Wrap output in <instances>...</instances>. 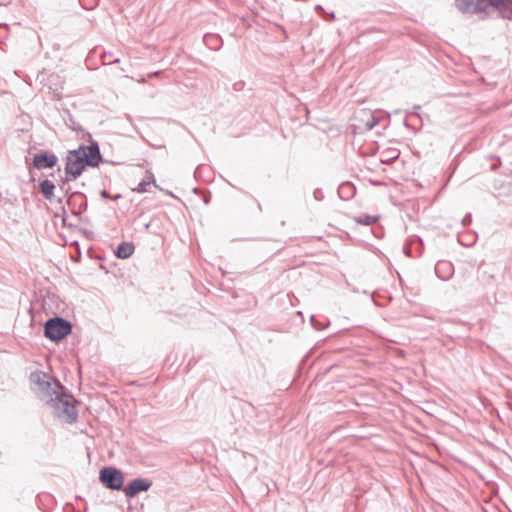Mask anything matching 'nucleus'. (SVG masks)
<instances>
[{
    "label": "nucleus",
    "mask_w": 512,
    "mask_h": 512,
    "mask_svg": "<svg viewBox=\"0 0 512 512\" xmlns=\"http://www.w3.org/2000/svg\"><path fill=\"white\" fill-rule=\"evenodd\" d=\"M99 478L107 488L120 490L123 486L124 477L120 470L113 467H105L100 470Z\"/></svg>",
    "instance_id": "5"
},
{
    "label": "nucleus",
    "mask_w": 512,
    "mask_h": 512,
    "mask_svg": "<svg viewBox=\"0 0 512 512\" xmlns=\"http://www.w3.org/2000/svg\"><path fill=\"white\" fill-rule=\"evenodd\" d=\"M356 128L362 131H370L378 123L373 112L368 109H360L355 113Z\"/></svg>",
    "instance_id": "6"
},
{
    "label": "nucleus",
    "mask_w": 512,
    "mask_h": 512,
    "mask_svg": "<svg viewBox=\"0 0 512 512\" xmlns=\"http://www.w3.org/2000/svg\"><path fill=\"white\" fill-rule=\"evenodd\" d=\"M118 198H120L119 194L114 197V199H118Z\"/></svg>",
    "instance_id": "20"
},
{
    "label": "nucleus",
    "mask_w": 512,
    "mask_h": 512,
    "mask_svg": "<svg viewBox=\"0 0 512 512\" xmlns=\"http://www.w3.org/2000/svg\"><path fill=\"white\" fill-rule=\"evenodd\" d=\"M356 221L359 224L369 226V225L373 224L376 221V217L369 216V215H362V216H359L356 219Z\"/></svg>",
    "instance_id": "14"
},
{
    "label": "nucleus",
    "mask_w": 512,
    "mask_h": 512,
    "mask_svg": "<svg viewBox=\"0 0 512 512\" xmlns=\"http://www.w3.org/2000/svg\"><path fill=\"white\" fill-rule=\"evenodd\" d=\"M443 273H445V274L447 273V269H446V268H445V269H443Z\"/></svg>",
    "instance_id": "21"
},
{
    "label": "nucleus",
    "mask_w": 512,
    "mask_h": 512,
    "mask_svg": "<svg viewBox=\"0 0 512 512\" xmlns=\"http://www.w3.org/2000/svg\"><path fill=\"white\" fill-rule=\"evenodd\" d=\"M151 184H153L155 187H157L153 173L151 171H146L144 178L138 184V186L133 189V191L136 193H145V192H147L146 187Z\"/></svg>",
    "instance_id": "11"
},
{
    "label": "nucleus",
    "mask_w": 512,
    "mask_h": 512,
    "mask_svg": "<svg viewBox=\"0 0 512 512\" xmlns=\"http://www.w3.org/2000/svg\"><path fill=\"white\" fill-rule=\"evenodd\" d=\"M58 158L50 152L36 154L33 158V165L37 169L52 168L57 164Z\"/></svg>",
    "instance_id": "8"
},
{
    "label": "nucleus",
    "mask_w": 512,
    "mask_h": 512,
    "mask_svg": "<svg viewBox=\"0 0 512 512\" xmlns=\"http://www.w3.org/2000/svg\"><path fill=\"white\" fill-rule=\"evenodd\" d=\"M31 381L37 386L38 397L51 405L59 419L69 424L76 422L75 399L63 392L64 387L58 380L50 379L43 372H35L31 374Z\"/></svg>",
    "instance_id": "1"
},
{
    "label": "nucleus",
    "mask_w": 512,
    "mask_h": 512,
    "mask_svg": "<svg viewBox=\"0 0 512 512\" xmlns=\"http://www.w3.org/2000/svg\"><path fill=\"white\" fill-rule=\"evenodd\" d=\"M71 324L63 318L49 319L44 327V333L47 338L58 341L66 337L71 332Z\"/></svg>",
    "instance_id": "3"
},
{
    "label": "nucleus",
    "mask_w": 512,
    "mask_h": 512,
    "mask_svg": "<svg viewBox=\"0 0 512 512\" xmlns=\"http://www.w3.org/2000/svg\"><path fill=\"white\" fill-rule=\"evenodd\" d=\"M209 38H213V36H212V35H206V36H205V39H206V40H208Z\"/></svg>",
    "instance_id": "19"
},
{
    "label": "nucleus",
    "mask_w": 512,
    "mask_h": 512,
    "mask_svg": "<svg viewBox=\"0 0 512 512\" xmlns=\"http://www.w3.org/2000/svg\"><path fill=\"white\" fill-rule=\"evenodd\" d=\"M85 9H92L97 5V0H79Z\"/></svg>",
    "instance_id": "16"
},
{
    "label": "nucleus",
    "mask_w": 512,
    "mask_h": 512,
    "mask_svg": "<svg viewBox=\"0 0 512 512\" xmlns=\"http://www.w3.org/2000/svg\"><path fill=\"white\" fill-rule=\"evenodd\" d=\"M436 275L442 280H448L452 274V267L447 262H439L435 267Z\"/></svg>",
    "instance_id": "13"
},
{
    "label": "nucleus",
    "mask_w": 512,
    "mask_h": 512,
    "mask_svg": "<svg viewBox=\"0 0 512 512\" xmlns=\"http://www.w3.org/2000/svg\"><path fill=\"white\" fill-rule=\"evenodd\" d=\"M150 486L151 482L148 479L136 478L124 488V493L126 497L133 498L138 493L147 491Z\"/></svg>",
    "instance_id": "7"
},
{
    "label": "nucleus",
    "mask_w": 512,
    "mask_h": 512,
    "mask_svg": "<svg viewBox=\"0 0 512 512\" xmlns=\"http://www.w3.org/2000/svg\"><path fill=\"white\" fill-rule=\"evenodd\" d=\"M101 161V154L97 144L80 146L70 151L66 158L65 174L67 181L75 180L80 176L86 166L96 167Z\"/></svg>",
    "instance_id": "2"
},
{
    "label": "nucleus",
    "mask_w": 512,
    "mask_h": 512,
    "mask_svg": "<svg viewBox=\"0 0 512 512\" xmlns=\"http://www.w3.org/2000/svg\"><path fill=\"white\" fill-rule=\"evenodd\" d=\"M113 54L111 52H105L102 56L104 64H112V63H119L120 59L115 58L112 59Z\"/></svg>",
    "instance_id": "15"
},
{
    "label": "nucleus",
    "mask_w": 512,
    "mask_h": 512,
    "mask_svg": "<svg viewBox=\"0 0 512 512\" xmlns=\"http://www.w3.org/2000/svg\"><path fill=\"white\" fill-rule=\"evenodd\" d=\"M455 7L462 13L482 14L480 0H455Z\"/></svg>",
    "instance_id": "9"
},
{
    "label": "nucleus",
    "mask_w": 512,
    "mask_h": 512,
    "mask_svg": "<svg viewBox=\"0 0 512 512\" xmlns=\"http://www.w3.org/2000/svg\"><path fill=\"white\" fill-rule=\"evenodd\" d=\"M101 196L103 198H110V195H109V193L106 190H102L101 191Z\"/></svg>",
    "instance_id": "18"
},
{
    "label": "nucleus",
    "mask_w": 512,
    "mask_h": 512,
    "mask_svg": "<svg viewBox=\"0 0 512 512\" xmlns=\"http://www.w3.org/2000/svg\"><path fill=\"white\" fill-rule=\"evenodd\" d=\"M482 14L489 16L496 10L503 19L512 20V0H480Z\"/></svg>",
    "instance_id": "4"
},
{
    "label": "nucleus",
    "mask_w": 512,
    "mask_h": 512,
    "mask_svg": "<svg viewBox=\"0 0 512 512\" xmlns=\"http://www.w3.org/2000/svg\"><path fill=\"white\" fill-rule=\"evenodd\" d=\"M39 190L46 200L51 201L54 198L55 185L52 181L45 179L39 183Z\"/></svg>",
    "instance_id": "10"
},
{
    "label": "nucleus",
    "mask_w": 512,
    "mask_h": 512,
    "mask_svg": "<svg viewBox=\"0 0 512 512\" xmlns=\"http://www.w3.org/2000/svg\"><path fill=\"white\" fill-rule=\"evenodd\" d=\"M471 222V215H466L463 220H462V223L463 225H468L469 223Z\"/></svg>",
    "instance_id": "17"
},
{
    "label": "nucleus",
    "mask_w": 512,
    "mask_h": 512,
    "mask_svg": "<svg viewBox=\"0 0 512 512\" xmlns=\"http://www.w3.org/2000/svg\"><path fill=\"white\" fill-rule=\"evenodd\" d=\"M134 252V245L130 242H122L118 245L115 254L120 259L130 257Z\"/></svg>",
    "instance_id": "12"
}]
</instances>
